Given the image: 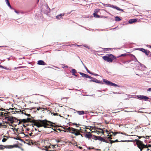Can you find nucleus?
Here are the masks:
<instances>
[{"label": "nucleus", "mask_w": 151, "mask_h": 151, "mask_svg": "<svg viewBox=\"0 0 151 151\" xmlns=\"http://www.w3.org/2000/svg\"><path fill=\"white\" fill-rule=\"evenodd\" d=\"M73 125H76V127L78 128L79 129H75L72 127H69L68 128H65L62 126H59L57 125V130L60 132L63 131L64 132H69L72 134H74L75 136L81 135L82 137H83L82 135L80 133V130H81V127L78 126L77 125L80 126V124H77L76 123H73Z\"/></svg>", "instance_id": "1"}, {"label": "nucleus", "mask_w": 151, "mask_h": 151, "mask_svg": "<svg viewBox=\"0 0 151 151\" xmlns=\"http://www.w3.org/2000/svg\"><path fill=\"white\" fill-rule=\"evenodd\" d=\"M27 122H32L34 124V125L38 127H43L44 128L50 127L51 126L53 127V125L51 124L52 123L46 120H35L32 119L30 118H27L26 119Z\"/></svg>", "instance_id": "2"}, {"label": "nucleus", "mask_w": 151, "mask_h": 151, "mask_svg": "<svg viewBox=\"0 0 151 151\" xmlns=\"http://www.w3.org/2000/svg\"><path fill=\"white\" fill-rule=\"evenodd\" d=\"M96 131L97 133H102L104 134V132H106V134H107V136L105 137L106 139H112L111 137L113 135L115 136L117 134L121 133L122 134H123L122 132H114L112 131L109 132V131L106 129H101L100 128H97L96 130Z\"/></svg>", "instance_id": "3"}, {"label": "nucleus", "mask_w": 151, "mask_h": 151, "mask_svg": "<svg viewBox=\"0 0 151 151\" xmlns=\"http://www.w3.org/2000/svg\"><path fill=\"white\" fill-rule=\"evenodd\" d=\"M7 115V116H5L4 117V120H5L6 121L4 122L7 124H9L10 126L13 127L12 125L10 124H13L16 120H17L15 117L10 116L11 114L10 112L9 114H8Z\"/></svg>", "instance_id": "4"}, {"label": "nucleus", "mask_w": 151, "mask_h": 151, "mask_svg": "<svg viewBox=\"0 0 151 151\" xmlns=\"http://www.w3.org/2000/svg\"><path fill=\"white\" fill-rule=\"evenodd\" d=\"M103 59L106 61L112 63L114 60H116V58L111 54H107L106 56L102 57Z\"/></svg>", "instance_id": "5"}, {"label": "nucleus", "mask_w": 151, "mask_h": 151, "mask_svg": "<svg viewBox=\"0 0 151 151\" xmlns=\"http://www.w3.org/2000/svg\"><path fill=\"white\" fill-rule=\"evenodd\" d=\"M136 143L137 147L140 149L141 151H142L144 148H147L148 147H150L151 146V145H144L143 142L139 140H136Z\"/></svg>", "instance_id": "6"}, {"label": "nucleus", "mask_w": 151, "mask_h": 151, "mask_svg": "<svg viewBox=\"0 0 151 151\" xmlns=\"http://www.w3.org/2000/svg\"><path fill=\"white\" fill-rule=\"evenodd\" d=\"M57 111L59 113H57V116L59 115L60 116H62L61 115H64L63 114L66 112V111L65 108L63 107L62 106H59L57 108Z\"/></svg>", "instance_id": "7"}, {"label": "nucleus", "mask_w": 151, "mask_h": 151, "mask_svg": "<svg viewBox=\"0 0 151 151\" xmlns=\"http://www.w3.org/2000/svg\"><path fill=\"white\" fill-rule=\"evenodd\" d=\"M103 82L107 85L114 86H117V85L116 84L105 79H103Z\"/></svg>", "instance_id": "8"}, {"label": "nucleus", "mask_w": 151, "mask_h": 151, "mask_svg": "<svg viewBox=\"0 0 151 151\" xmlns=\"http://www.w3.org/2000/svg\"><path fill=\"white\" fill-rule=\"evenodd\" d=\"M138 50L144 53L147 56L150 55H151V52L149 51L146 50L143 48H138Z\"/></svg>", "instance_id": "9"}, {"label": "nucleus", "mask_w": 151, "mask_h": 151, "mask_svg": "<svg viewBox=\"0 0 151 151\" xmlns=\"http://www.w3.org/2000/svg\"><path fill=\"white\" fill-rule=\"evenodd\" d=\"M14 147L12 145L4 146L2 145H0V149L3 150L5 148H12Z\"/></svg>", "instance_id": "10"}, {"label": "nucleus", "mask_w": 151, "mask_h": 151, "mask_svg": "<svg viewBox=\"0 0 151 151\" xmlns=\"http://www.w3.org/2000/svg\"><path fill=\"white\" fill-rule=\"evenodd\" d=\"M137 97L138 99L140 100H146L149 99V98L143 95H139Z\"/></svg>", "instance_id": "11"}, {"label": "nucleus", "mask_w": 151, "mask_h": 151, "mask_svg": "<svg viewBox=\"0 0 151 151\" xmlns=\"http://www.w3.org/2000/svg\"><path fill=\"white\" fill-rule=\"evenodd\" d=\"M80 74L83 77L88 78H92V77L90 76H89L88 75H87L86 74H84L83 73L80 72Z\"/></svg>", "instance_id": "12"}, {"label": "nucleus", "mask_w": 151, "mask_h": 151, "mask_svg": "<svg viewBox=\"0 0 151 151\" xmlns=\"http://www.w3.org/2000/svg\"><path fill=\"white\" fill-rule=\"evenodd\" d=\"M6 112H0V116L5 117V116H7L8 114H9V112L6 111Z\"/></svg>", "instance_id": "13"}, {"label": "nucleus", "mask_w": 151, "mask_h": 151, "mask_svg": "<svg viewBox=\"0 0 151 151\" xmlns=\"http://www.w3.org/2000/svg\"><path fill=\"white\" fill-rule=\"evenodd\" d=\"M92 136V134H91V133L90 132H88L85 135V137L86 138H88V139L91 138Z\"/></svg>", "instance_id": "14"}, {"label": "nucleus", "mask_w": 151, "mask_h": 151, "mask_svg": "<svg viewBox=\"0 0 151 151\" xmlns=\"http://www.w3.org/2000/svg\"><path fill=\"white\" fill-rule=\"evenodd\" d=\"M37 64L39 65H46L45 63L43 60H40L38 61Z\"/></svg>", "instance_id": "15"}, {"label": "nucleus", "mask_w": 151, "mask_h": 151, "mask_svg": "<svg viewBox=\"0 0 151 151\" xmlns=\"http://www.w3.org/2000/svg\"><path fill=\"white\" fill-rule=\"evenodd\" d=\"M111 7L112 8L116 9H117L118 10L120 11H122V12H123V9L119 8V7H117V6H114L113 5H112Z\"/></svg>", "instance_id": "16"}, {"label": "nucleus", "mask_w": 151, "mask_h": 151, "mask_svg": "<svg viewBox=\"0 0 151 151\" xmlns=\"http://www.w3.org/2000/svg\"><path fill=\"white\" fill-rule=\"evenodd\" d=\"M137 19H130L129 20V24H132L134 22H136Z\"/></svg>", "instance_id": "17"}, {"label": "nucleus", "mask_w": 151, "mask_h": 151, "mask_svg": "<svg viewBox=\"0 0 151 151\" xmlns=\"http://www.w3.org/2000/svg\"><path fill=\"white\" fill-rule=\"evenodd\" d=\"M94 138H95V140L98 139L99 140L102 141V139H103V137H100V136H97L95 135H94Z\"/></svg>", "instance_id": "18"}, {"label": "nucleus", "mask_w": 151, "mask_h": 151, "mask_svg": "<svg viewBox=\"0 0 151 151\" xmlns=\"http://www.w3.org/2000/svg\"><path fill=\"white\" fill-rule=\"evenodd\" d=\"M76 112L79 115H83L84 114V111H77Z\"/></svg>", "instance_id": "19"}, {"label": "nucleus", "mask_w": 151, "mask_h": 151, "mask_svg": "<svg viewBox=\"0 0 151 151\" xmlns=\"http://www.w3.org/2000/svg\"><path fill=\"white\" fill-rule=\"evenodd\" d=\"M129 55L130 56V57L131 58H134L133 59V60H134V61L137 60V59L136 58L134 55L132 54H130Z\"/></svg>", "instance_id": "20"}, {"label": "nucleus", "mask_w": 151, "mask_h": 151, "mask_svg": "<svg viewBox=\"0 0 151 151\" xmlns=\"http://www.w3.org/2000/svg\"><path fill=\"white\" fill-rule=\"evenodd\" d=\"M5 1L8 6L11 8L12 9V7L10 4L9 0H5Z\"/></svg>", "instance_id": "21"}, {"label": "nucleus", "mask_w": 151, "mask_h": 151, "mask_svg": "<svg viewBox=\"0 0 151 151\" xmlns=\"http://www.w3.org/2000/svg\"><path fill=\"white\" fill-rule=\"evenodd\" d=\"M71 73L73 75L76 76L75 74V73H76V71L75 69H73L72 70Z\"/></svg>", "instance_id": "22"}, {"label": "nucleus", "mask_w": 151, "mask_h": 151, "mask_svg": "<svg viewBox=\"0 0 151 151\" xmlns=\"http://www.w3.org/2000/svg\"><path fill=\"white\" fill-rule=\"evenodd\" d=\"M64 15V13H62V14H60L58 15L57 16V19H60V17H61V18L62 19V17Z\"/></svg>", "instance_id": "23"}, {"label": "nucleus", "mask_w": 151, "mask_h": 151, "mask_svg": "<svg viewBox=\"0 0 151 151\" xmlns=\"http://www.w3.org/2000/svg\"><path fill=\"white\" fill-rule=\"evenodd\" d=\"M115 20L117 21H119L121 20L120 18L118 16L115 17Z\"/></svg>", "instance_id": "24"}, {"label": "nucleus", "mask_w": 151, "mask_h": 151, "mask_svg": "<svg viewBox=\"0 0 151 151\" xmlns=\"http://www.w3.org/2000/svg\"><path fill=\"white\" fill-rule=\"evenodd\" d=\"M93 16L95 17L98 18L100 17V16L97 14V13H96V12L94 13L93 14Z\"/></svg>", "instance_id": "25"}, {"label": "nucleus", "mask_w": 151, "mask_h": 151, "mask_svg": "<svg viewBox=\"0 0 151 151\" xmlns=\"http://www.w3.org/2000/svg\"><path fill=\"white\" fill-rule=\"evenodd\" d=\"M22 122L24 123L27 122V121L26 120V119H21L20 120L19 122V124H20V122Z\"/></svg>", "instance_id": "26"}, {"label": "nucleus", "mask_w": 151, "mask_h": 151, "mask_svg": "<svg viewBox=\"0 0 151 151\" xmlns=\"http://www.w3.org/2000/svg\"><path fill=\"white\" fill-rule=\"evenodd\" d=\"M92 80H91V81H92L96 83L98 81V80L96 79L95 78H93L92 77V78H91Z\"/></svg>", "instance_id": "27"}, {"label": "nucleus", "mask_w": 151, "mask_h": 151, "mask_svg": "<svg viewBox=\"0 0 151 151\" xmlns=\"http://www.w3.org/2000/svg\"><path fill=\"white\" fill-rule=\"evenodd\" d=\"M103 49L104 50V51L111 50H112V49L111 48H103Z\"/></svg>", "instance_id": "28"}, {"label": "nucleus", "mask_w": 151, "mask_h": 151, "mask_svg": "<svg viewBox=\"0 0 151 151\" xmlns=\"http://www.w3.org/2000/svg\"><path fill=\"white\" fill-rule=\"evenodd\" d=\"M101 141H102L103 142L108 143L107 141L104 139V138H103Z\"/></svg>", "instance_id": "29"}, {"label": "nucleus", "mask_w": 151, "mask_h": 151, "mask_svg": "<svg viewBox=\"0 0 151 151\" xmlns=\"http://www.w3.org/2000/svg\"><path fill=\"white\" fill-rule=\"evenodd\" d=\"M86 70L88 73L91 74H93V73H92L90 72V71L88 69L87 67H86Z\"/></svg>", "instance_id": "30"}, {"label": "nucleus", "mask_w": 151, "mask_h": 151, "mask_svg": "<svg viewBox=\"0 0 151 151\" xmlns=\"http://www.w3.org/2000/svg\"><path fill=\"white\" fill-rule=\"evenodd\" d=\"M96 83H101V84H103V83H102V81H99L98 80V81L96 82Z\"/></svg>", "instance_id": "31"}, {"label": "nucleus", "mask_w": 151, "mask_h": 151, "mask_svg": "<svg viewBox=\"0 0 151 151\" xmlns=\"http://www.w3.org/2000/svg\"><path fill=\"white\" fill-rule=\"evenodd\" d=\"M99 11V9H96L94 11V13H97Z\"/></svg>", "instance_id": "32"}, {"label": "nucleus", "mask_w": 151, "mask_h": 151, "mask_svg": "<svg viewBox=\"0 0 151 151\" xmlns=\"http://www.w3.org/2000/svg\"><path fill=\"white\" fill-rule=\"evenodd\" d=\"M127 55L125 54H123L122 55H120L119 56V57H123V56H124Z\"/></svg>", "instance_id": "33"}, {"label": "nucleus", "mask_w": 151, "mask_h": 151, "mask_svg": "<svg viewBox=\"0 0 151 151\" xmlns=\"http://www.w3.org/2000/svg\"><path fill=\"white\" fill-rule=\"evenodd\" d=\"M7 140V139H6L5 138H4L2 140V141L3 142H5Z\"/></svg>", "instance_id": "34"}, {"label": "nucleus", "mask_w": 151, "mask_h": 151, "mask_svg": "<svg viewBox=\"0 0 151 151\" xmlns=\"http://www.w3.org/2000/svg\"><path fill=\"white\" fill-rule=\"evenodd\" d=\"M110 143L111 144H112L113 143L115 142L114 141V140H110Z\"/></svg>", "instance_id": "35"}, {"label": "nucleus", "mask_w": 151, "mask_h": 151, "mask_svg": "<svg viewBox=\"0 0 151 151\" xmlns=\"http://www.w3.org/2000/svg\"><path fill=\"white\" fill-rule=\"evenodd\" d=\"M24 111H25L24 110H23V111H22V113H23V114H24L25 115H27V114H26L25 112H24Z\"/></svg>", "instance_id": "36"}, {"label": "nucleus", "mask_w": 151, "mask_h": 151, "mask_svg": "<svg viewBox=\"0 0 151 151\" xmlns=\"http://www.w3.org/2000/svg\"><path fill=\"white\" fill-rule=\"evenodd\" d=\"M51 147H52V148H53L54 147V146H53V145H50V146H49L48 147V148H51Z\"/></svg>", "instance_id": "37"}, {"label": "nucleus", "mask_w": 151, "mask_h": 151, "mask_svg": "<svg viewBox=\"0 0 151 151\" xmlns=\"http://www.w3.org/2000/svg\"><path fill=\"white\" fill-rule=\"evenodd\" d=\"M147 91H151V88H148Z\"/></svg>", "instance_id": "38"}, {"label": "nucleus", "mask_w": 151, "mask_h": 151, "mask_svg": "<svg viewBox=\"0 0 151 151\" xmlns=\"http://www.w3.org/2000/svg\"><path fill=\"white\" fill-rule=\"evenodd\" d=\"M33 134L32 133H31L29 134V135L30 136H33L34 135H33Z\"/></svg>", "instance_id": "39"}, {"label": "nucleus", "mask_w": 151, "mask_h": 151, "mask_svg": "<svg viewBox=\"0 0 151 151\" xmlns=\"http://www.w3.org/2000/svg\"><path fill=\"white\" fill-rule=\"evenodd\" d=\"M46 7L48 9H48H50L49 8V7L47 5V4H46Z\"/></svg>", "instance_id": "40"}, {"label": "nucleus", "mask_w": 151, "mask_h": 151, "mask_svg": "<svg viewBox=\"0 0 151 151\" xmlns=\"http://www.w3.org/2000/svg\"><path fill=\"white\" fill-rule=\"evenodd\" d=\"M4 123H3V125H2V126H4V127H6V125H4Z\"/></svg>", "instance_id": "41"}, {"label": "nucleus", "mask_w": 151, "mask_h": 151, "mask_svg": "<svg viewBox=\"0 0 151 151\" xmlns=\"http://www.w3.org/2000/svg\"><path fill=\"white\" fill-rule=\"evenodd\" d=\"M4 123H3V125H2V126H4V127H6V125H4Z\"/></svg>", "instance_id": "42"}, {"label": "nucleus", "mask_w": 151, "mask_h": 151, "mask_svg": "<svg viewBox=\"0 0 151 151\" xmlns=\"http://www.w3.org/2000/svg\"><path fill=\"white\" fill-rule=\"evenodd\" d=\"M4 123H3V125H2V126H4V127H6V125H4Z\"/></svg>", "instance_id": "43"}, {"label": "nucleus", "mask_w": 151, "mask_h": 151, "mask_svg": "<svg viewBox=\"0 0 151 151\" xmlns=\"http://www.w3.org/2000/svg\"><path fill=\"white\" fill-rule=\"evenodd\" d=\"M14 12H15L16 13H17V14H18V13H19V12L18 11H17V10H14Z\"/></svg>", "instance_id": "44"}, {"label": "nucleus", "mask_w": 151, "mask_h": 151, "mask_svg": "<svg viewBox=\"0 0 151 151\" xmlns=\"http://www.w3.org/2000/svg\"><path fill=\"white\" fill-rule=\"evenodd\" d=\"M115 142H118L119 141L117 139H116L114 141Z\"/></svg>", "instance_id": "45"}, {"label": "nucleus", "mask_w": 151, "mask_h": 151, "mask_svg": "<svg viewBox=\"0 0 151 151\" xmlns=\"http://www.w3.org/2000/svg\"><path fill=\"white\" fill-rule=\"evenodd\" d=\"M4 66H3L2 65H0V68H4Z\"/></svg>", "instance_id": "46"}, {"label": "nucleus", "mask_w": 151, "mask_h": 151, "mask_svg": "<svg viewBox=\"0 0 151 151\" xmlns=\"http://www.w3.org/2000/svg\"><path fill=\"white\" fill-rule=\"evenodd\" d=\"M4 69H6V70H9L8 68H7L6 67H4Z\"/></svg>", "instance_id": "47"}, {"label": "nucleus", "mask_w": 151, "mask_h": 151, "mask_svg": "<svg viewBox=\"0 0 151 151\" xmlns=\"http://www.w3.org/2000/svg\"><path fill=\"white\" fill-rule=\"evenodd\" d=\"M93 75H94V76H98V75L97 74H93Z\"/></svg>", "instance_id": "48"}, {"label": "nucleus", "mask_w": 151, "mask_h": 151, "mask_svg": "<svg viewBox=\"0 0 151 151\" xmlns=\"http://www.w3.org/2000/svg\"><path fill=\"white\" fill-rule=\"evenodd\" d=\"M27 116H30V115L29 114H27Z\"/></svg>", "instance_id": "49"}, {"label": "nucleus", "mask_w": 151, "mask_h": 151, "mask_svg": "<svg viewBox=\"0 0 151 151\" xmlns=\"http://www.w3.org/2000/svg\"><path fill=\"white\" fill-rule=\"evenodd\" d=\"M78 147V148L81 149L82 148V147H81L79 146V147Z\"/></svg>", "instance_id": "50"}, {"label": "nucleus", "mask_w": 151, "mask_h": 151, "mask_svg": "<svg viewBox=\"0 0 151 151\" xmlns=\"http://www.w3.org/2000/svg\"><path fill=\"white\" fill-rule=\"evenodd\" d=\"M2 124L1 123H0V127L2 126Z\"/></svg>", "instance_id": "51"}, {"label": "nucleus", "mask_w": 151, "mask_h": 151, "mask_svg": "<svg viewBox=\"0 0 151 151\" xmlns=\"http://www.w3.org/2000/svg\"><path fill=\"white\" fill-rule=\"evenodd\" d=\"M83 131L86 132H87V130L86 129H85L84 130H83Z\"/></svg>", "instance_id": "52"}, {"label": "nucleus", "mask_w": 151, "mask_h": 151, "mask_svg": "<svg viewBox=\"0 0 151 151\" xmlns=\"http://www.w3.org/2000/svg\"><path fill=\"white\" fill-rule=\"evenodd\" d=\"M150 150V149L148 148H147V151H149V150Z\"/></svg>", "instance_id": "53"}, {"label": "nucleus", "mask_w": 151, "mask_h": 151, "mask_svg": "<svg viewBox=\"0 0 151 151\" xmlns=\"http://www.w3.org/2000/svg\"><path fill=\"white\" fill-rule=\"evenodd\" d=\"M54 115H57V113H54Z\"/></svg>", "instance_id": "54"}, {"label": "nucleus", "mask_w": 151, "mask_h": 151, "mask_svg": "<svg viewBox=\"0 0 151 151\" xmlns=\"http://www.w3.org/2000/svg\"><path fill=\"white\" fill-rule=\"evenodd\" d=\"M13 109V108H10L9 110L10 109H11V110H12V109Z\"/></svg>", "instance_id": "55"}, {"label": "nucleus", "mask_w": 151, "mask_h": 151, "mask_svg": "<svg viewBox=\"0 0 151 151\" xmlns=\"http://www.w3.org/2000/svg\"><path fill=\"white\" fill-rule=\"evenodd\" d=\"M21 68V67H17L16 68Z\"/></svg>", "instance_id": "56"}, {"label": "nucleus", "mask_w": 151, "mask_h": 151, "mask_svg": "<svg viewBox=\"0 0 151 151\" xmlns=\"http://www.w3.org/2000/svg\"><path fill=\"white\" fill-rule=\"evenodd\" d=\"M125 141H122V140H121L120 142H125Z\"/></svg>", "instance_id": "57"}, {"label": "nucleus", "mask_w": 151, "mask_h": 151, "mask_svg": "<svg viewBox=\"0 0 151 151\" xmlns=\"http://www.w3.org/2000/svg\"><path fill=\"white\" fill-rule=\"evenodd\" d=\"M45 148H47V149H48V147H47V146H46L45 147Z\"/></svg>", "instance_id": "58"}, {"label": "nucleus", "mask_w": 151, "mask_h": 151, "mask_svg": "<svg viewBox=\"0 0 151 151\" xmlns=\"http://www.w3.org/2000/svg\"><path fill=\"white\" fill-rule=\"evenodd\" d=\"M57 143H58L60 142V141L59 140H57Z\"/></svg>", "instance_id": "59"}, {"label": "nucleus", "mask_w": 151, "mask_h": 151, "mask_svg": "<svg viewBox=\"0 0 151 151\" xmlns=\"http://www.w3.org/2000/svg\"><path fill=\"white\" fill-rule=\"evenodd\" d=\"M54 131H55L57 132V130H56V129H54Z\"/></svg>", "instance_id": "60"}, {"label": "nucleus", "mask_w": 151, "mask_h": 151, "mask_svg": "<svg viewBox=\"0 0 151 151\" xmlns=\"http://www.w3.org/2000/svg\"><path fill=\"white\" fill-rule=\"evenodd\" d=\"M65 67H66V68H68V66L67 65H66V66H65Z\"/></svg>", "instance_id": "61"}, {"label": "nucleus", "mask_w": 151, "mask_h": 151, "mask_svg": "<svg viewBox=\"0 0 151 151\" xmlns=\"http://www.w3.org/2000/svg\"><path fill=\"white\" fill-rule=\"evenodd\" d=\"M62 19V18H61V17H60V19Z\"/></svg>", "instance_id": "62"}, {"label": "nucleus", "mask_w": 151, "mask_h": 151, "mask_svg": "<svg viewBox=\"0 0 151 151\" xmlns=\"http://www.w3.org/2000/svg\"><path fill=\"white\" fill-rule=\"evenodd\" d=\"M85 68L86 69V66H85Z\"/></svg>", "instance_id": "63"}, {"label": "nucleus", "mask_w": 151, "mask_h": 151, "mask_svg": "<svg viewBox=\"0 0 151 151\" xmlns=\"http://www.w3.org/2000/svg\"><path fill=\"white\" fill-rule=\"evenodd\" d=\"M150 48H151V46H150Z\"/></svg>", "instance_id": "64"}]
</instances>
